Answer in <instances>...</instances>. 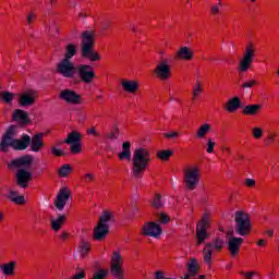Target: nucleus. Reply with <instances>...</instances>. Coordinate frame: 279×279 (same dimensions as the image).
I'll return each mask as SVG.
<instances>
[{"mask_svg":"<svg viewBox=\"0 0 279 279\" xmlns=\"http://www.w3.org/2000/svg\"><path fill=\"white\" fill-rule=\"evenodd\" d=\"M151 163V150L147 147H137L132 156L131 173L135 180H141Z\"/></svg>","mask_w":279,"mask_h":279,"instance_id":"nucleus-1","label":"nucleus"},{"mask_svg":"<svg viewBox=\"0 0 279 279\" xmlns=\"http://www.w3.org/2000/svg\"><path fill=\"white\" fill-rule=\"evenodd\" d=\"M81 56L89 62H99L101 54L95 50V32L85 31L82 34L81 40Z\"/></svg>","mask_w":279,"mask_h":279,"instance_id":"nucleus-2","label":"nucleus"},{"mask_svg":"<svg viewBox=\"0 0 279 279\" xmlns=\"http://www.w3.org/2000/svg\"><path fill=\"white\" fill-rule=\"evenodd\" d=\"M202 180V172L199 166H189L183 169V186L185 191H195L199 186Z\"/></svg>","mask_w":279,"mask_h":279,"instance_id":"nucleus-3","label":"nucleus"},{"mask_svg":"<svg viewBox=\"0 0 279 279\" xmlns=\"http://www.w3.org/2000/svg\"><path fill=\"white\" fill-rule=\"evenodd\" d=\"M234 232L239 236H250L252 234V220L250 214L243 210H238L234 214Z\"/></svg>","mask_w":279,"mask_h":279,"instance_id":"nucleus-4","label":"nucleus"},{"mask_svg":"<svg viewBox=\"0 0 279 279\" xmlns=\"http://www.w3.org/2000/svg\"><path fill=\"white\" fill-rule=\"evenodd\" d=\"M256 58V45L248 43L242 53V58L238 64L239 73H247L252 69L254 59Z\"/></svg>","mask_w":279,"mask_h":279,"instance_id":"nucleus-5","label":"nucleus"},{"mask_svg":"<svg viewBox=\"0 0 279 279\" xmlns=\"http://www.w3.org/2000/svg\"><path fill=\"white\" fill-rule=\"evenodd\" d=\"M125 259L121 254V251H113L111 254L110 262V274L112 278L123 279L125 278V269H123V265Z\"/></svg>","mask_w":279,"mask_h":279,"instance_id":"nucleus-6","label":"nucleus"},{"mask_svg":"<svg viewBox=\"0 0 279 279\" xmlns=\"http://www.w3.org/2000/svg\"><path fill=\"white\" fill-rule=\"evenodd\" d=\"M56 73L68 80H73V77L77 75V66H75V63L72 60L61 59L57 64Z\"/></svg>","mask_w":279,"mask_h":279,"instance_id":"nucleus-7","label":"nucleus"},{"mask_svg":"<svg viewBox=\"0 0 279 279\" xmlns=\"http://www.w3.org/2000/svg\"><path fill=\"white\" fill-rule=\"evenodd\" d=\"M154 75L160 82H167L171 80V64H169V59H161L156 68L154 69Z\"/></svg>","mask_w":279,"mask_h":279,"instance_id":"nucleus-8","label":"nucleus"},{"mask_svg":"<svg viewBox=\"0 0 279 279\" xmlns=\"http://www.w3.org/2000/svg\"><path fill=\"white\" fill-rule=\"evenodd\" d=\"M59 99L64 101V104H69L70 106H82V104H84V98H82L77 92L69 88L62 89L59 93Z\"/></svg>","mask_w":279,"mask_h":279,"instance_id":"nucleus-9","label":"nucleus"},{"mask_svg":"<svg viewBox=\"0 0 279 279\" xmlns=\"http://www.w3.org/2000/svg\"><path fill=\"white\" fill-rule=\"evenodd\" d=\"M76 73L83 84H93L95 82V68L88 64L77 65Z\"/></svg>","mask_w":279,"mask_h":279,"instance_id":"nucleus-10","label":"nucleus"},{"mask_svg":"<svg viewBox=\"0 0 279 279\" xmlns=\"http://www.w3.org/2000/svg\"><path fill=\"white\" fill-rule=\"evenodd\" d=\"M162 228L157 222H145L141 229L142 236H151L153 239H160Z\"/></svg>","mask_w":279,"mask_h":279,"instance_id":"nucleus-11","label":"nucleus"},{"mask_svg":"<svg viewBox=\"0 0 279 279\" xmlns=\"http://www.w3.org/2000/svg\"><path fill=\"white\" fill-rule=\"evenodd\" d=\"M36 99H38V90L36 89H28L17 96V101L23 107L34 106Z\"/></svg>","mask_w":279,"mask_h":279,"instance_id":"nucleus-12","label":"nucleus"},{"mask_svg":"<svg viewBox=\"0 0 279 279\" xmlns=\"http://www.w3.org/2000/svg\"><path fill=\"white\" fill-rule=\"evenodd\" d=\"M243 238L230 236L228 239L227 247L230 252L232 258L239 256V252H241V246L243 245Z\"/></svg>","mask_w":279,"mask_h":279,"instance_id":"nucleus-13","label":"nucleus"},{"mask_svg":"<svg viewBox=\"0 0 279 279\" xmlns=\"http://www.w3.org/2000/svg\"><path fill=\"white\" fill-rule=\"evenodd\" d=\"M71 197V190L68 187H63L59 191L57 194V198L54 201V206L59 210H64V207L66 206V202H69V198Z\"/></svg>","mask_w":279,"mask_h":279,"instance_id":"nucleus-14","label":"nucleus"},{"mask_svg":"<svg viewBox=\"0 0 279 279\" xmlns=\"http://www.w3.org/2000/svg\"><path fill=\"white\" fill-rule=\"evenodd\" d=\"M121 86L124 93H128L129 95H136V93H138V88H141V83L138 80L123 78L121 81Z\"/></svg>","mask_w":279,"mask_h":279,"instance_id":"nucleus-15","label":"nucleus"},{"mask_svg":"<svg viewBox=\"0 0 279 279\" xmlns=\"http://www.w3.org/2000/svg\"><path fill=\"white\" fill-rule=\"evenodd\" d=\"M187 272L184 275V279H195L197 275L199 274V269H202V266L199 265V262L197 259L192 258L186 264Z\"/></svg>","mask_w":279,"mask_h":279,"instance_id":"nucleus-16","label":"nucleus"},{"mask_svg":"<svg viewBox=\"0 0 279 279\" xmlns=\"http://www.w3.org/2000/svg\"><path fill=\"white\" fill-rule=\"evenodd\" d=\"M15 178H16V182H17L19 186H21L22 189H27V184L29 182H32L33 174H32V172H29L25 169H20L16 172Z\"/></svg>","mask_w":279,"mask_h":279,"instance_id":"nucleus-17","label":"nucleus"},{"mask_svg":"<svg viewBox=\"0 0 279 279\" xmlns=\"http://www.w3.org/2000/svg\"><path fill=\"white\" fill-rule=\"evenodd\" d=\"M15 134L16 132L14 126H10L0 144L2 151H8V148L12 146V143L16 141V138H14Z\"/></svg>","mask_w":279,"mask_h":279,"instance_id":"nucleus-18","label":"nucleus"},{"mask_svg":"<svg viewBox=\"0 0 279 279\" xmlns=\"http://www.w3.org/2000/svg\"><path fill=\"white\" fill-rule=\"evenodd\" d=\"M194 56H195V52H193V49L186 46L179 48L174 53L175 60H183L185 62H191Z\"/></svg>","mask_w":279,"mask_h":279,"instance_id":"nucleus-19","label":"nucleus"},{"mask_svg":"<svg viewBox=\"0 0 279 279\" xmlns=\"http://www.w3.org/2000/svg\"><path fill=\"white\" fill-rule=\"evenodd\" d=\"M29 143H32V137L27 134H24L20 140H15L11 144V147L12 149H15V151H23L29 147Z\"/></svg>","mask_w":279,"mask_h":279,"instance_id":"nucleus-20","label":"nucleus"},{"mask_svg":"<svg viewBox=\"0 0 279 279\" xmlns=\"http://www.w3.org/2000/svg\"><path fill=\"white\" fill-rule=\"evenodd\" d=\"M109 230H110L109 226L98 223L94 228V232H93L94 241H105L106 236H108Z\"/></svg>","mask_w":279,"mask_h":279,"instance_id":"nucleus-21","label":"nucleus"},{"mask_svg":"<svg viewBox=\"0 0 279 279\" xmlns=\"http://www.w3.org/2000/svg\"><path fill=\"white\" fill-rule=\"evenodd\" d=\"M45 137L44 133H37L35 134L29 142L31 145V151H40V149H43V147H45V142L43 141V138Z\"/></svg>","mask_w":279,"mask_h":279,"instance_id":"nucleus-22","label":"nucleus"},{"mask_svg":"<svg viewBox=\"0 0 279 279\" xmlns=\"http://www.w3.org/2000/svg\"><path fill=\"white\" fill-rule=\"evenodd\" d=\"M12 119L16 123H20V125H29L31 123L29 113H27V111H24L22 109H16L13 112Z\"/></svg>","mask_w":279,"mask_h":279,"instance_id":"nucleus-23","label":"nucleus"},{"mask_svg":"<svg viewBox=\"0 0 279 279\" xmlns=\"http://www.w3.org/2000/svg\"><path fill=\"white\" fill-rule=\"evenodd\" d=\"M260 110H263V105L260 104L246 105L242 109V114L244 117H257V114H260Z\"/></svg>","mask_w":279,"mask_h":279,"instance_id":"nucleus-24","label":"nucleus"},{"mask_svg":"<svg viewBox=\"0 0 279 279\" xmlns=\"http://www.w3.org/2000/svg\"><path fill=\"white\" fill-rule=\"evenodd\" d=\"M203 260L204 263H206L209 269L213 267V244L211 243H207L203 248Z\"/></svg>","mask_w":279,"mask_h":279,"instance_id":"nucleus-25","label":"nucleus"},{"mask_svg":"<svg viewBox=\"0 0 279 279\" xmlns=\"http://www.w3.org/2000/svg\"><path fill=\"white\" fill-rule=\"evenodd\" d=\"M66 223V215H59L58 218L50 221V228L53 232H60L61 228H64Z\"/></svg>","mask_w":279,"mask_h":279,"instance_id":"nucleus-26","label":"nucleus"},{"mask_svg":"<svg viewBox=\"0 0 279 279\" xmlns=\"http://www.w3.org/2000/svg\"><path fill=\"white\" fill-rule=\"evenodd\" d=\"M92 245L90 242L87 240H81L78 242V254L81 258H88V255L90 254Z\"/></svg>","mask_w":279,"mask_h":279,"instance_id":"nucleus-27","label":"nucleus"},{"mask_svg":"<svg viewBox=\"0 0 279 279\" xmlns=\"http://www.w3.org/2000/svg\"><path fill=\"white\" fill-rule=\"evenodd\" d=\"M132 144L130 142H124L122 144V151L118 154L120 160H132Z\"/></svg>","mask_w":279,"mask_h":279,"instance_id":"nucleus-28","label":"nucleus"},{"mask_svg":"<svg viewBox=\"0 0 279 279\" xmlns=\"http://www.w3.org/2000/svg\"><path fill=\"white\" fill-rule=\"evenodd\" d=\"M201 95H204V83H202L199 80H196L192 87V101H197Z\"/></svg>","mask_w":279,"mask_h":279,"instance_id":"nucleus-29","label":"nucleus"},{"mask_svg":"<svg viewBox=\"0 0 279 279\" xmlns=\"http://www.w3.org/2000/svg\"><path fill=\"white\" fill-rule=\"evenodd\" d=\"M241 108V98L239 97H233L227 101L225 105V109L227 112H236Z\"/></svg>","mask_w":279,"mask_h":279,"instance_id":"nucleus-30","label":"nucleus"},{"mask_svg":"<svg viewBox=\"0 0 279 279\" xmlns=\"http://www.w3.org/2000/svg\"><path fill=\"white\" fill-rule=\"evenodd\" d=\"M211 131H213V125L211 124L203 123L196 130V138L202 140L205 136H208V134H210Z\"/></svg>","mask_w":279,"mask_h":279,"instance_id":"nucleus-31","label":"nucleus"},{"mask_svg":"<svg viewBox=\"0 0 279 279\" xmlns=\"http://www.w3.org/2000/svg\"><path fill=\"white\" fill-rule=\"evenodd\" d=\"M74 56H77V45H75L73 43H69L65 46V52L63 56V60H71L72 58H74Z\"/></svg>","mask_w":279,"mask_h":279,"instance_id":"nucleus-32","label":"nucleus"},{"mask_svg":"<svg viewBox=\"0 0 279 279\" xmlns=\"http://www.w3.org/2000/svg\"><path fill=\"white\" fill-rule=\"evenodd\" d=\"M15 268H16V262L14 260L0 265V270L4 276H14Z\"/></svg>","mask_w":279,"mask_h":279,"instance_id":"nucleus-33","label":"nucleus"},{"mask_svg":"<svg viewBox=\"0 0 279 279\" xmlns=\"http://www.w3.org/2000/svg\"><path fill=\"white\" fill-rule=\"evenodd\" d=\"M32 162H34V157H32V155H26L12 161V165L15 167H32Z\"/></svg>","mask_w":279,"mask_h":279,"instance_id":"nucleus-34","label":"nucleus"},{"mask_svg":"<svg viewBox=\"0 0 279 279\" xmlns=\"http://www.w3.org/2000/svg\"><path fill=\"white\" fill-rule=\"evenodd\" d=\"M210 214H204L196 227V230H203L205 232H208V228H210Z\"/></svg>","mask_w":279,"mask_h":279,"instance_id":"nucleus-35","label":"nucleus"},{"mask_svg":"<svg viewBox=\"0 0 279 279\" xmlns=\"http://www.w3.org/2000/svg\"><path fill=\"white\" fill-rule=\"evenodd\" d=\"M64 143L66 145H73L75 143H82V133H80L77 131L69 133Z\"/></svg>","mask_w":279,"mask_h":279,"instance_id":"nucleus-36","label":"nucleus"},{"mask_svg":"<svg viewBox=\"0 0 279 279\" xmlns=\"http://www.w3.org/2000/svg\"><path fill=\"white\" fill-rule=\"evenodd\" d=\"M113 214L112 211H109V210H105L102 213V215L100 216L99 218V222L101 226H109V221H112V218H113Z\"/></svg>","mask_w":279,"mask_h":279,"instance_id":"nucleus-37","label":"nucleus"},{"mask_svg":"<svg viewBox=\"0 0 279 279\" xmlns=\"http://www.w3.org/2000/svg\"><path fill=\"white\" fill-rule=\"evenodd\" d=\"M58 173H59L60 178H69V175H71V173H73V168H71V166L69 163H65V165L61 166Z\"/></svg>","mask_w":279,"mask_h":279,"instance_id":"nucleus-38","label":"nucleus"},{"mask_svg":"<svg viewBox=\"0 0 279 279\" xmlns=\"http://www.w3.org/2000/svg\"><path fill=\"white\" fill-rule=\"evenodd\" d=\"M150 206L156 210H159V208H162L165 206V204L162 203V195L156 194L150 203Z\"/></svg>","mask_w":279,"mask_h":279,"instance_id":"nucleus-39","label":"nucleus"},{"mask_svg":"<svg viewBox=\"0 0 279 279\" xmlns=\"http://www.w3.org/2000/svg\"><path fill=\"white\" fill-rule=\"evenodd\" d=\"M208 239V231H203L201 229H196V240H197V245H201Z\"/></svg>","mask_w":279,"mask_h":279,"instance_id":"nucleus-40","label":"nucleus"},{"mask_svg":"<svg viewBox=\"0 0 279 279\" xmlns=\"http://www.w3.org/2000/svg\"><path fill=\"white\" fill-rule=\"evenodd\" d=\"M0 99L4 101V104L11 105L14 101V94L10 92H0Z\"/></svg>","mask_w":279,"mask_h":279,"instance_id":"nucleus-41","label":"nucleus"},{"mask_svg":"<svg viewBox=\"0 0 279 279\" xmlns=\"http://www.w3.org/2000/svg\"><path fill=\"white\" fill-rule=\"evenodd\" d=\"M171 156H173V150H169V149H167V150H159L157 153V158L159 160L167 161V160H169V158H171Z\"/></svg>","mask_w":279,"mask_h":279,"instance_id":"nucleus-42","label":"nucleus"},{"mask_svg":"<svg viewBox=\"0 0 279 279\" xmlns=\"http://www.w3.org/2000/svg\"><path fill=\"white\" fill-rule=\"evenodd\" d=\"M106 141H117L119 138V126L105 134Z\"/></svg>","mask_w":279,"mask_h":279,"instance_id":"nucleus-43","label":"nucleus"},{"mask_svg":"<svg viewBox=\"0 0 279 279\" xmlns=\"http://www.w3.org/2000/svg\"><path fill=\"white\" fill-rule=\"evenodd\" d=\"M81 182H83L84 184H93V182H95V173L87 172L83 174L81 178Z\"/></svg>","mask_w":279,"mask_h":279,"instance_id":"nucleus-44","label":"nucleus"},{"mask_svg":"<svg viewBox=\"0 0 279 279\" xmlns=\"http://www.w3.org/2000/svg\"><path fill=\"white\" fill-rule=\"evenodd\" d=\"M226 243L223 242V239L221 238H216L211 244V247H214V250H216V252H221V250H223V245Z\"/></svg>","mask_w":279,"mask_h":279,"instance_id":"nucleus-45","label":"nucleus"},{"mask_svg":"<svg viewBox=\"0 0 279 279\" xmlns=\"http://www.w3.org/2000/svg\"><path fill=\"white\" fill-rule=\"evenodd\" d=\"M222 5H223V3L221 1H219L218 4L211 5L210 11H209L211 16H219Z\"/></svg>","mask_w":279,"mask_h":279,"instance_id":"nucleus-46","label":"nucleus"},{"mask_svg":"<svg viewBox=\"0 0 279 279\" xmlns=\"http://www.w3.org/2000/svg\"><path fill=\"white\" fill-rule=\"evenodd\" d=\"M70 151H71V154H82V143L76 142L74 144H71Z\"/></svg>","mask_w":279,"mask_h":279,"instance_id":"nucleus-47","label":"nucleus"},{"mask_svg":"<svg viewBox=\"0 0 279 279\" xmlns=\"http://www.w3.org/2000/svg\"><path fill=\"white\" fill-rule=\"evenodd\" d=\"M242 276L246 279H260V275L256 271H251V272H241Z\"/></svg>","mask_w":279,"mask_h":279,"instance_id":"nucleus-48","label":"nucleus"},{"mask_svg":"<svg viewBox=\"0 0 279 279\" xmlns=\"http://www.w3.org/2000/svg\"><path fill=\"white\" fill-rule=\"evenodd\" d=\"M50 151H51L52 156H56L57 158H60L61 156H64V153L56 146H52Z\"/></svg>","mask_w":279,"mask_h":279,"instance_id":"nucleus-49","label":"nucleus"},{"mask_svg":"<svg viewBox=\"0 0 279 279\" xmlns=\"http://www.w3.org/2000/svg\"><path fill=\"white\" fill-rule=\"evenodd\" d=\"M215 145L216 143L213 141V138L207 140V154H213V151H215Z\"/></svg>","mask_w":279,"mask_h":279,"instance_id":"nucleus-50","label":"nucleus"},{"mask_svg":"<svg viewBox=\"0 0 279 279\" xmlns=\"http://www.w3.org/2000/svg\"><path fill=\"white\" fill-rule=\"evenodd\" d=\"M252 132H253V137H255L256 140L263 138V129H260V128H254V129L252 130Z\"/></svg>","mask_w":279,"mask_h":279,"instance_id":"nucleus-51","label":"nucleus"},{"mask_svg":"<svg viewBox=\"0 0 279 279\" xmlns=\"http://www.w3.org/2000/svg\"><path fill=\"white\" fill-rule=\"evenodd\" d=\"M13 204H17L19 206H23V204H25V196L17 194L16 197L13 198Z\"/></svg>","mask_w":279,"mask_h":279,"instance_id":"nucleus-52","label":"nucleus"},{"mask_svg":"<svg viewBox=\"0 0 279 279\" xmlns=\"http://www.w3.org/2000/svg\"><path fill=\"white\" fill-rule=\"evenodd\" d=\"M155 279H175L173 277H165V271L157 270L155 271Z\"/></svg>","mask_w":279,"mask_h":279,"instance_id":"nucleus-53","label":"nucleus"},{"mask_svg":"<svg viewBox=\"0 0 279 279\" xmlns=\"http://www.w3.org/2000/svg\"><path fill=\"white\" fill-rule=\"evenodd\" d=\"M159 221L160 223H169V221H171V218L167 214L161 213L159 214Z\"/></svg>","mask_w":279,"mask_h":279,"instance_id":"nucleus-54","label":"nucleus"},{"mask_svg":"<svg viewBox=\"0 0 279 279\" xmlns=\"http://www.w3.org/2000/svg\"><path fill=\"white\" fill-rule=\"evenodd\" d=\"M258 83L255 80H251L242 84V88H254Z\"/></svg>","mask_w":279,"mask_h":279,"instance_id":"nucleus-55","label":"nucleus"},{"mask_svg":"<svg viewBox=\"0 0 279 279\" xmlns=\"http://www.w3.org/2000/svg\"><path fill=\"white\" fill-rule=\"evenodd\" d=\"M244 185H246L247 189H254V186H256V180H254V179H245L244 180Z\"/></svg>","mask_w":279,"mask_h":279,"instance_id":"nucleus-56","label":"nucleus"},{"mask_svg":"<svg viewBox=\"0 0 279 279\" xmlns=\"http://www.w3.org/2000/svg\"><path fill=\"white\" fill-rule=\"evenodd\" d=\"M165 138H179L180 133L179 132H168L163 134Z\"/></svg>","mask_w":279,"mask_h":279,"instance_id":"nucleus-57","label":"nucleus"},{"mask_svg":"<svg viewBox=\"0 0 279 279\" xmlns=\"http://www.w3.org/2000/svg\"><path fill=\"white\" fill-rule=\"evenodd\" d=\"M69 236H70V234H69V232H66V231H62V232L59 234L60 241H69Z\"/></svg>","mask_w":279,"mask_h":279,"instance_id":"nucleus-58","label":"nucleus"},{"mask_svg":"<svg viewBox=\"0 0 279 279\" xmlns=\"http://www.w3.org/2000/svg\"><path fill=\"white\" fill-rule=\"evenodd\" d=\"M87 134H92L93 136L99 137V133L97 132V129L95 126L88 129Z\"/></svg>","mask_w":279,"mask_h":279,"instance_id":"nucleus-59","label":"nucleus"},{"mask_svg":"<svg viewBox=\"0 0 279 279\" xmlns=\"http://www.w3.org/2000/svg\"><path fill=\"white\" fill-rule=\"evenodd\" d=\"M17 195H19V192L10 191L8 197L11 199V202H14V199H16Z\"/></svg>","mask_w":279,"mask_h":279,"instance_id":"nucleus-60","label":"nucleus"},{"mask_svg":"<svg viewBox=\"0 0 279 279\" xmlns=\"http://www.w3.org/2000/svg\"><path fill=\"white\" fill-rule=\"evenodd\" d=\"M83 278H86V272L84 270L74 275L72 279H83Z\"/></svg>","mask_w":279,"mask_h":279,"instance_id":"nucleus-61","label":"nucleus"},{"mask_svg":"<svg viewBox=\"0 0 279 279\" xmlns=\"http://www.w3.org/2000/svg\"><path fill=\"white\" fill-rule=\"evenodd\" d=\"M35 20H36V14H34V13L28 14L27 24L32 25Z\"/></svg>","mask_w":279,"mask_h":279,"instance_id":"nucleus-62","label":"nucleus"},{"mask_svg":"<svg viewBox=\"0 0 279 279\" xmlns=\"http://www.w3.org/2000/svg\"><path fill=\"white\" fill-rule=\"evenodd\" d=\"M257 246L258 247H266L267 246V240L260 239L259 241H257Z\"/></svg>","mask_w":279,"mask_h":279,"instance_id":"nucleus-63","label":"nucleus"},{"mask_svg":"<svg viewBox=\"0 0 279 279\" xmlns=\"http://www.w3.org/2000/svg\"><path fill=\"white\" fill-rule=\"evenodd\" d=\"M266 236H269V239L274 238V229H268L265 231Z\"/></svg>","mask_w":279,"mask_h":279,"instance_id":"nucleus-64","label":"nucleus"}]
</instances>
